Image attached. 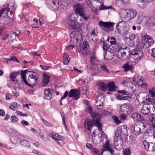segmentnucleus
I'll return each mask as SVG.
<instances>
[{"instance_id": "f257e3e1", "label": "nucleus", "mask_w": 155, "mask_h": 155, "mask_svg": "<svg viewBox=\"0 0 155 155\" xmlns=\"http://www.w3.org/2000/svg\"><path fill=\"white\" fill-rule=\"evenodd\" d=\"M116 55L117 58L123 60H126L130 55L138 61L141 59L143 55V53L141 50L134 49L131 52L128 48L125 47V49H121L119 51H117Z\"/></svg>"}, {"instance_id": "f03ea898", "label": "nucleus", "mask_w": 155, "mask_h": 155, "mask_svg": "<svg viewBox=\"0 0 155 155\" xmlns=\"http://www.w3.org/2000/svg\"><path fill=\"white\" fill-rule=\"evenodd\" d=\"M84 125L85 128L90 131L91 130L92 127L94 125L97 126L98 128V130L100 132L102 130V124L100 123V121H99L97 120H91L87 119L85 120Z\"/></svg>"}, {"instance_id": "7ed1b4c3", "label": "nucleus", "mask_w": 155, "mask_h": 155, "mask_svg": "<svg viewBox=\"0 0 155 155\" xmlns=\"http://www.w3.org/2000/svg\"><path fill=\"white\" fill-rule=\"evenodd\" d=\"M73 8L76 15H80L85 20L88 19V17L85 14V9L82 4L79 3L76 4L74 5Z\"/></svg>"}, {"instance_id": "20e7f679", "label": "nucleus", "mask_w": 155, "mask_h": 155, "mask_svg": "<svg viewBox=\"0 0 155 155\" xmlns=\"http://www.w3.org/2000/svg\"><path fill=\"white\" fill-rule=\"evenodd\" d=\"M75 17V15L74 14H71L69 15L68 19L67 21V23L68 27L71 29H74L79 27L82 24L81 23H80L78 25H77L76 23Z\"/></svg>"}, {"instance_id": "39448f33", "label": "nucleus", "mask_w": 155, "mask_h": 155, "mask_svg": "<svg viewBox=\"0 0 155 155\" xmlns=\"http://www.w3.org/2000/svg\"><path fill=\"white\" fill-rule=\"evenodd\" d=\"M114 24L115 23L113 22H103L100 21L98 22V25L101 28L107 32L110 30H113Z\"/></svg>"}, {"instance_id": "423d86ee", "label": "nucleus", "mask_w": 155, "mask_h": 155, "mask_svg": "<svg viewBox=\"0 0 155 155\" xmlns=\"http://www.w3.org/2000/svg\"><path fill=\"white\" fill-rule=\"evenodd\" d=\"M90 61L91 63V65L92 66L91 70L94 72L95 69L100 64V62L95 56L94 54H91L90 55Z\"/></svg>"}, {"instance_id": "0eeeda50", "label": "nucleus", "mask_w": 155, "mask_h": 155, "mask_svg": "<svg viewBox=\"0 0 155 155\" xmlns=\"http://www.w3.org/2000/svg\"><path fill=\"white\" fill-rule=\"evenodd\" d=\"M115 134L116 137L114 138V145L115 148L117 150H120L123 148V141L121 139L120 136H119V135L117 136L116 131L115 132Z\"/></svg>"}, {"instance_id": "6e6552de", "label": "nucleus", "mask_w": 155, "mask_h": 155, "mask_svg": "<svg viewBox=\"0 0 155 155\" xmlns=\"http://www.w3.org/2000/svg\"><path fill=\"white\" fill-rule=\"evenodd\" d=\"M126 41L132 43L134 46H137L139 43V39L137 36L133 34H130L125 38Z\"/></svg>"}, {"instance_id": "1a4fd4ad", "label": "nucleus", "mask_w": 155, "mask_h": 155, "mask_svg": "<svg viewBox=\"0 0 155 155\" xmlns=\"http://www.w3.org/2000/svg\"><path fill=\"white\" fill-rule=\"evenodd\" d=\"M30 72V74L28 78V81L30 83L29 84L32 85L31 87H33V85H35L36 83L38 78V75L35 72Z\"/></svg>"}, {"instance_id": "9d476101", "label": "nucleus", "mask_w": 155, "mask_h": 155, "mask_svg": "<svg viewBox=\"0 0 155 155\" xmlns=\"http://www.w3.org/2000/svg\"><path fill=\"white\" fill-rule=\"evenodd\" d=\"M153 107V105L152 103L145 104L142 106L141 112L143 115L149 116L151 109Z\"/></svg>"}, {"instance_id": "9b49d317", "label": "nucleus", "mask_w": 155, "mask_h": 155, "mask_svg": "<svg viewBox=\"0 0 155 155\" xmlns=\"http://www.w3.org/2000/svg\"><path fill=\"white\" fill-rule=\"evenodd\" d=\"M154 42V41L151 38L147 35L145 37V39L142 42V46L144 49H146L149 48L151 45L153 44Z\"/></svg>"}, {"instance_id": "f8f14e48", "label": "nucleus", "mask_w": 155, "mask_h": 155, "mask_svg": "<svg viewBox=\"0 0 155 155\" xmlns=\"http://www.w3.org/2000/svg\"><path fill=\"white\" fill-rule=\"evenodd\" d=\"M90 48L88 43L87 41L83 42L82 45L80 47V53L85 56H87L89 53Z\"/></svg>"}, {"instance_id": "ddd939ff", "label": "nucleus", "mask_w": 155, "mask_h": 155, "mask_svg": "<svg viewBox=\"0 0 155 155\" xmlns=\"http://www.w3.org/2000/svg\"><path fill=\"white\" fill-rule=\"evenodd\" d=\"M46 3L47 6L50 9L56 10L58 8V3L55 0H46Z\"/></svg>"}, {"instance_id": "4468645a", "label": "nucleus", "mask_w": 155, "mask_h": 155, "mask_svg": "<svg viewBox=\"0 0 155 155\" xmlns=\"http://www.w3.org/2000/svg\"><path fill=\"white\" fill-rule=\"evenodd\" d=\"M81 94L80 91L76 89H72L69 92L68 97H72V99L77 100L80 97Z\"/></svg>"}, {"instance_id": "2eb2a0df", "label": "nucleus", "mask_w": 155, "mask_h": 155, "mask_svg": "<svg viewBox=\"0 0 155 155\" xmlns=\"http://www.w3.org/2000/svg\"><path fill=\"white\" fill-rule=\"evenodd\" d=\"M101 72L107 73H110L109 71L105 65L100 64L99 66L95 69V71L94 72V74H96Z\"/></svg>"}, {"instance_id": "dca6fc26", "label": "nucleus", "mask_w": 155, "mask_h": 155, "mask_svg": "<svg viewBox=\"0 0 155 155\" xmlns=\"http://www.w3.org/2000/svg\"><path fill=\"white\" fill-rule=\"evenodd\" d=\"M120 93H122L123 95H120V94H118L116 98L118 100H127L130 101L131 99V94H128L127 92L123 90L120 91Z\"/></svg>"}, {"instance_id": "f3484780", "label": "nucleus", "mask_w": 155, "mask_h": 155, "mask_svg": "<svg viewBox=\"0 0 155 155\" xmlns=\"http://www.w3.org/2000/svg\"><path fill=\"white\" fill-rule=\"evenodd\" d=\"M126 17L128 20H132L137 15L136 10L133 8L127 9Z\"/></svg>"}, {"instance_id": "a211bd4d", "label": "nucleus", "mask_w": 155, "mask_h": 155, "mask_svg": "<svg viewBox=\"0 0 155 155\" xmlns=\"http://www.w3.org/2000/svg\"><path fill=\"white\" fill-rule=\"evenodd\" d=\"M134 133L136 135L142 134L143 133L142 126L139 124H135L133 126Z\"/></svg>"}, {"instance_id": "6ab92c4d", "label": "nucleus", "mask_w": 155, "mask_h": 155, "mask_svg": "<svg viewBox=\"0 0 155 155\" xmlns=\"http://www.w3.org/2000/svg\"><path fill=\"white\" fill-rule=\"evenodd\" d=\"M131 109V107L130 105L124 104L121 105L120 109L119 111L121 112L126 113L130 111Z\"/></svg>"}, {"instance_id": "aec40b11", "label": "nucleus", "mask_w": 155, "mask_h": 155, "mask_svg": "<svg viewBox=\"0 0 155 155\" xmlns=\"http://www.w3.org/2000/svg\"><path fill=\"white\" fill-rule=\"evenodd\" d=\"M131 117L135 121H144V118L140 114L137 113H134L133 114Z\"/></svg>"}, {"instance_id": "412c9836", "label": "nucleus", "mask_w": 155, "mask_h": 155, "mask_svg": "<svg viewBox=\"0 0 155 155\" xmlns=\"http://www.w3.org/2000/svg\"><path fill=\"white\" fill-rule=\"evenodd\" d=\"M133 81L134 83L139 85L142 84L143 80L142 77L136 74L134 76Z\"/></svg>"}, {"instance_id": "4be33fe9", "label": "nucleus", "mask_w": 155, "mask_h": 155, "mask_svg": "<svg viewBox=\"0 0 155 155\" xmlns=\"http://www.w3.org/2000/svg\"><path fill=\"white\" fill-rule=\"evenodd\" d=\"M110 142L109 140H107L103 146V147L104 148V150H107L110 151L111 155H113V154L114 153V151L112 149L110 148Z\"/></svg>"}, {"instance_id": "5701e85b", "label": "nucleus", "mask_w": 155, "mask_h": 155, "mask_svg": "<svg viewBox=\"0 0 155 155\" xmlns=\"http://www.w3.org/2000/svg\"><path fill=\"white\" fill-rule=\"evenodd\" d=\"M76 37H75V40L78 43L81 42L83 41L82 35L81 32L78 31L75 32Z\"/></svg>"}, {"instance_id": "b1692460", "label": "nucleus", "mask_w": 155, "mask_h": 155, "mask_svg": "<svg viewBox=\"0 0 155 155\" xmlns=\"http://www.w3.org/2000/svg\"><path fill=\"white\" fill-rule=\"evenodd\" d=\"M127 26L126 25V22L124 21H121L118 23L117 24L116 28V29L119 33H120V29L122 28H124L125 26Z\"/></svg>"}, {"instance_id": "393cba45", "label": "nucleus", "mask_w": 155, "mask_h": 155, "mask_svg": "<svg viewBox=\"0 0 155 155\" xmlns=\"http://www.w3.org/2000/svg\"><path fill=\"white\" fill-rule=\"evenodd\" d=\"M122 84L125 87L130 88V89H133L135 87V85L132 83H131L126 81H123L122 82Z\"/></svg>"}, {"instance_id": "a878e982", "label": "nucleus", "mask_w": 155, "mask_h": 155, "mask_svg": "<svg viewBox=\"0 0 155 155\" xmlns=\"http://www.w3.org/2000/svg\"><path fill=\"white\" fill-rule=\"evenodd\" d=\"M107 89L111 91H115L116 85L113 82H110L107 84Z\"/></svg>"}, {"instance_id": "bb28decb", "label": "nucleus", "mask_w": 155, "mask_h": 155, "mask_svg": "<svg viewBox=\"0 0 155 155\" xmlns=\"http://www.w3.org/2000/svg\"><path fill=\"white\" fill-rule=\"evenodd\" d=\"M50 88L46 89L45 90V99L49 100L52 97V94L51 92Z\"/></svg>"}, {"instance_id": "cd10ccee", "label": "nucleus", "mask_w": 155, "mask_h": 155, "mask_svg": "<svg viewBox=\"0 0 155 155\" xmlns=\"http://www.w3.org/2000/svg\"><path fill=\"white\" fill-rule=\"evenodd\" d=\"M98 88L100 90L105 91L107 89V84L104 83L100 82L97 83Z\"/></svg>"}, {"instance_id": "c85d7f7f", "label": "nucleus", "mask_w": 155, "mask_h": 155, "mask_svg": "<svg viewBox=\"0 0 155 155\" xmlns=\"http://www.w3.org/2000/svg\"><path fill=\"white\" fill-rule=\"evenodd\" d=\"M114 56V54L113 53L110 51H107L106 53H105L104 58L106 60H109L111 59Z\"/></svg>"}, {"instance_id": "c756f323", "label": "nucleus", "mask_w": 155, "mask_h": 155, "mask_svg": "<svg viewBox=\"0 0 155 155\" xmlns=\"http://www.w3.org/2000/svg\"><path fill=\"white\" fill-rule=\"evenodd\" d=\"M130 29V27L128 25L125 26L124 29L123 35L125 38L130 34V32L129 31Z\"/></svg>"}, {"instance_id": "7c9ffc66", "label": "nucleus", "mask_w": 155, "mask_h": 155, "mask_svg": "<svg viewBox=\"0 0 155 155\" xmlns=\"http://www.w3.org/2000/svg\"><path fill=\"white\" fill-rule=\"evenodd\" d=\"M50 134L51 137L56 141H57V139L58 138H62V136H60L58 134L52 131L50 132Z\"/></svg>"}, {"instance_id": "2f4dec72", "label": "nucleus", "mask_w": 155, "mask_h": 155, "mask_svg": "<svg viewBox=\"0 0 155 155\" xmlns=\"http://www.w3.org/2000/svg\"><path fill=\"white\" fill-rule=\"evenodd\" d=\"M122 68L124 69V71H131L132 69L133 66L131 63H128L124 64Z\"/></svg>"}, {"instance_id": "473e14b6", "label": "nucleus", "mask_w": 155, "mask_h": 155, "mask_svg": "<svg viewBox=\"0 0 155 155\" xmlns=\"http://www.w3.org/2000/svg\"><path fill=\"white\" fill-rule=\"evenodd\" d=\"M147 118L153 126H155V116L154 114H151L147 116Z\"/></svg>"}, {"instance_id": "72a5a7b5", "label": "nucleus", "mask_w": 155, "mask_h": 155, "mask_svg": "<svg viewBox=\"0 0 155 155\" xmlns=\"http://www.w3.org/2000/svg\"><path fill=\"white\" fill-rule=\"evenodd\" d=\"M91 117L93 119V120H97L99 121H100L101 119V115L100 114L90 112Z\"/></svg>"}, {"instance_id": "f704fd0d", "label": "nucleus", "mask_w": 155, "mask_h": 155, "mask_svg": "<svg viewBox=\"0 0 155 155\" xmlns=\"http://www.w3.org/2000/svg\"><path fill=\"white\" fill-rule=\"evenodd\" d=\"M151 143L147 142L146 140L143 141V144L144 148L146 150L150 151V147L152 146H151Z\"/></svg>"}, {"instance_id": "c9c22d12", "label": "nucleus", "mask_w": 155, "mask_h": 155, "mask_svg": "<svg viewBox=\"0 0 155 155\" xmlns=\"http://www.w3.org/2000/svg\"><path fill=\"white\" fill-rule=\"evenodd\" d=\"M50 78V76L47 74H45L44 75V78L43 80V86H46L48 84Z\"/></svg>"}, {"instance_id": "e433bc0d", "label": "nucleus", "mask_w": 155, "mask_h": 155, "mask_svg": "<svg viewBox=\"0 0 155 155\" xmlns=\"http://www.w3.org/2000/svg\"><path fill=\"white\" fill-rule=\"evenodd\" d=\"M33 21L34 22V24L32 26V28H38L40 25H42L41 22L40 20H39V22H38L37 19L34 18Z\"/></svg>"}, {"instance_id": "4c0bfd02", "label": "nucleus", "mask_w": 155, "mask_h": 155, "mask_svg": "<svg viewBox=\"0 0 155 155\" xmlns=\"http://www.w3.org/2000/svg\"><path fill=\"white\" fill-rule=\"evenodd\" d=\"M102 2H100L99 3L97 4L98 5H100L99 10H101L107 9H110L112 8L111 6H109L108 7H106L103 4V2L102 3Z\"/></svg>"}, {"instance_id": "58836bf2", "label": "nucleus", "mask_w": 155, "mask_h": 155, "mask_svg": "<svg viewBox=\"0 0 155 155\" xmlns=\"http://www.w3.org/2000/svg\"><path fill=\"white\" fill-rule=\"evenodd\" d=\"M126 131V129L123 126H120L117 130V132L118 133H120L122 134H125Z\"/></svg>"}, {"instance_id": "ea45409f", "label": "nucleus", "mask_w": 155, "mask_h": 155, "mask_svg": "<svg viewBox=\"0 0 155 155\" xmlns=\"http://www.w3.org/2000/svg\"><path fill=\"white\" fill-rule=\"evenodd\" d=\"M60 114L62 119V121L64 124V126L66 129H67L68 127L66 124V119L65 114L63 112H61Z\"/></svg>"}, {"instance_id": "a19ab883", "label": "nucleus", "mask_w": 155, "mask_h": 155, "mask_svg": "<svg viewBox=\"0 0 155 155\" xmlns=\"http://www.w3.org/2000/svg\"><path fill=\"white\" fill-rule=\"evenodd\" d=\"M19 74V72H13L10 75V78L12 81H15V79H16V76Z\"/></svg>"}, {"instance_id": "79ce46f5", "label": "nucleus", "mask_w": 155, "mask_h": 155, "mask_svg": "<svg viewBox=\"0 0 155 155\" xmlns=\"http://www.w3.org/2000/svg\"><path fill=\"white\" fill-rule=\"evenodd\" d=\"M144 96L143 93H140L137 95V98L139 101H144L143 98H144Z\"/></svg>"}, {"instance_id": "37998d69", "label": "nucleus", "mask_w": 155, "mask_h": 155, "mask_svg": "<svg viewBox=\"0 0 155 155\" xmlns=\"http://www.w3.org/2000/svg\"><path fill=\"white\" fill-rule=\"evenodd\" d=\"M21 145L27 147H29L30 146V143L28 140H24L22 139V140L21 144Z\"/></svg>"}, {"instance_id": "c03bdc74", "label": "nucleus", "mask_w": 155, "mask_h": 155, "mask_svg": "<svg viewBox=\"0 0 155 155\" xmlns=\"http://www.w3.org/2000/svg\"><path fill=\"white\" fill-rule=\"evenodd\" d=\"M112 118L114 122L117 124H119L121 123L120 120L116 116H113Z\"/></svg>"}, {"instance_id": "a18cd8bd", "label": "nucleus", "mask_w": 155, "mask_h": 155, "mask_svg": "<svg viewBox=\"0 0 155 155\" xmlns=\"http://www.w3.org/2000/svg\"><path fill=\"white\" fill-rule=\"evenodd\" d=\"M87 4L89 7L91 9V11L94 13L97 14L98 12L97 10L94 9H93V8H95V7L93 5V4H92V5H91L90 4H89V2H87Z\"/></svg>"}, {"instance_id": "49530a36", "label": "nucleus", "mask_w": 155, "mask_h": 155, "mask_svg": "<svg viewBox=\"0 0 155 155\" xmlns=\"http://www.w3.org/2000/svg\"><path fill=\"white\" fill-rule=\"evenodd\" d=\"M100 102L99 100H97V101L96 104L95 105L96 107L98 109H102L103 108V103H101V104L99 103Z\"/></svg>"}, {"instance_id": "de8ad7c7", "label": "nucleus", "mask_w": 155, "mask_h": 155, "mask_svg": "<svg viewBox=\"0 0 155 155\" xmlns=\"http://www.w3.org/2000/svg\"><path fill=\"white\" fill-rule=\"evenodd\" d=\"M131 151L130 149L128 148L124 149L123 155H131Z\"/></svg>"}, {"instance_id": "09e8293b", "label": "nucleus", "mask_w": 155, "mask_h": 155, "mask_svg": "<svg viewBox=\"0 0 155 155\" xmlns=\"http://www.w3.org/2000/svg\"><path fill=\"white\" fill-rule=\"evenodd\" d=\"M124 2L122 0H117L116 2V5L118 7L124 5Z\"/></svg>"}, {"instance_id": "8fccbe9b", "label": "nucleus", "mask_w": 155, "mask_h": 155, "mask_svg": "<svg viewBox=\"0 0 155 155\" xmlns=\"http://www.w3.org/2000/svg\"><path fill=\"white\" fill-rule=\"evenodd\" d=\"M14 140H16V145H18L20 144H21V141L22 139H21L20 138H16V137H14L13 138Z\"/></svg>"}, {"instance_id": "3c124183", "label": "nucleus", "mask_w": 155, "mask_h": 155, "mask_svg": "<svg viewBox=\"0 0 155 155\" xmlns=\"http://www.w3.org/2000/svg\"><path fill=\"white\" fill-rule=\"evenodd\" d=\"M110 49H111L109 45L106 44L103 45V50L105 52H107V51H110Z\"/></svg>"}, {"instance_id": "603ef678", "label": "nucleus", "mask_w": 155, "mask_h": 155, "mask_svg": "<svg viewBox=\"0 0 155 155\" xmlns=\"http://www.w3.org/2000/svg\"><path fill=\"white\" fill-rule=\"evenodd\" d=\"M2 15L3 14H7V16L9 15V11L8 10L7 8H4L0 11Z\"/></svg>"}, {"instance_id": "864d4df0", "label": "nucleus", "mask_w": 155, "mask_h": 155, "mask_svg": "<svg viewBox=\"0 0 155 155\" xmlns=\"http://www.w3.org/2000/svg\"><path fill=\"white\" fill-rule=\"evenodd\" d=\"M140 125L142 126V129H143L144 128H145L147 127V126H149V124L146 122H141L139 124Z\"/></svg>"}, {"instance_id": "5fc2aeb1", "label": "nucleus", "mask_w": 155, "mask_h": 155, "mask_svg": "<svg viewBox=\"0 0 155 155\" xmlns=\"http://www.w3.org/2000/svg\"><path fill=\"white\" fill-rule=\"evenodd\" d=\"M21 81H23L24 83L27 85L31 87L32 86V85H31L30 84L28 83V82L27 81L25 77H21Z\"/></svg>"}, {"instance_id": "6e6d98bb", "label": "nucleus", "mask_w": 155, "mask_h": 155, "mask_svg": "<svg viewBox=\"0 0 155 155\" xmlns=\"http://www.w3.org/2000/svg\"><path fill=\"white\" fill-rule=\"evenodd\" d=\"M10 120L12 122H17L18 121V119L15 116L13 115L11 117Z\"/></svg>"}, {"instance_id": "4d7b16f0", "label": "nucleus", "mask_w": 155, "mask_h": 155, "mask_svg": "<svg viewBox=\"0 0 155 155\" xmlns=\"http://www.w3.org/2000/svg\"><path fill=\"white\" fill-rule=\"evenodd\" d=\"M155 88L153 87L151 89L149 90V93L153 97H154L155 96V91L154 90Z\"/></svg>"}, {"instance_id": "13d9d810", "label": "nucleus", "mask_w": 155, "mask_h": 155, "mask_svg": "<svg viewBox=\"0 0 155 155\" xmlns=\"http://www.w3.org/2000/svg\"><path fill=\"white\" fill-rule=\"evenodd\" d=\"M61 138H58L57 139V141H56L58 143L61 145H63L64 144V141H63Z\"/></svg>"}, {"instance_id": "bf43d9fd", "label": "nucleus", "mask_w": 155, "mask_h": 155, "mask_svg": "<svg viewBox=\"0 0 155 155\" xmlns=\"http://www.w3.org/2000/svg\"><path fill=\"white\" fill-rule=\"evenodd\" d=\"M141 85H139L141 86L144 89H146L147 88V84L145 83L144 81H143Z\"/></svg>"}, {"instance_id": "052dcab7", "label": "nucleus", "mask_w": 155, "mask_h": 155, "mask_svg": "<svg viewBox=\"0 0 155 155\" xmlns=\"http://www.w3.org/2000/svg\"><path fill=\"white\" fill-rule=\"evenodd\" d=\"M75 35V32L71 33L70 35V37L71 39H73V41L75 40V37H76Z\"/></svg>"}, {"instance_id": "680f3d73", "label": "nucleus", "mask_w": 155, "mask_h": 155, "mask_svg": "<svg viewBox=\"0 0 155 155\" xmlns=\"http://www.w3.org/2000/svg\"><path fill=\"white\" fill-rule=\"evenodd\" d=\"M120 120L124 121L126 120V117L125 114H123L120 117Z\"/></svg>"}, {"instance_id": "e2e57ef3", "label": "nucleus", "mask_w": 155, "mask_h": 155, "mask_svg": "<svg viewBox=\"0 0 155 155\" xmlns=\"http://www.w3.org/2000/svg\"><path fill=\"white\" fill-rule=\"evenodd\" d=\"M69 92L68 91H66L63 95L62 97L61 98V101H62L63 99L65 98L66 97H67L68 96Z\"/></svg>"}, {"instance_id": "0e129e2a", "label": "nucleus", "mask_w": 155, "mask_h": 155, "mask_svg": "<svg viewBox=\"0 0 155 155\" xmlns=\"http://www.w3.org/2000/svg\"><path fill=\"white\" fill-rule=\"evenodd\" d=\"M27 71V70H25L23 71L22 70H21V77H25V74L26 73V72Z\"/></svg>"}, {"instance_id": "69168bd1", "label": "nucleus", "mask_w": 155, "mask_h": 155, "mask_svg": "<svg viewBox=\"0 0 155 155\" xmlns=\"http://www.w3.org/2000/svg\"><path fill=\"white\" fill-rule=\"evenodd\" d=\"M45 125L47 126H49L50 125V123L48 122L45 120L43 118L41 119Z\"/></svg>"}, {"instance_id": "338daca9", "label": "nucleus", "mask_w": 155, "mask_h": 155, "mask_svg": "<svg viewBox=\"0 0 155 155\" xmlns=\"http://www.w3.org/2000/svg\"><path fill=\"white\" fill-rule=\"evenodd\" d=\"M94 37V36H93L90 35L89 34L88 35V38L91 42L93 43L94 42V40L93 39Z\"/></svg>"}, {"instance_id": "774afa93", "label": "nucleus", "mask_w": 155, "mask_h": 155, "mask_svg": "<svg viewBox=\"0 0 155 155\" xmlns=\"http://www.w3.org/2000/svg\"><path fill=\"white\" fill-rule=\"evenodd\" d=\"M95 28L92 29L89 34L93 36H95Z\"/></svg>"}]
</instances>
